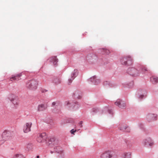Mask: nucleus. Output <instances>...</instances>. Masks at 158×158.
I'll list each match as a JSON object with an SVG mask.
<instances>
[{"instance_id": "f257e3e1", "label": "nucleus", "mask_w": 158, "mask_h": 158, "mask_svg": "<svg viewBox=\"0 0 158 158\" xmlns=\"http://www.w3.org/2000/svg\"><path fill=\"white\" fill-rule=\"evenodd\" d=\"M148 71L147 69L143 65L137 64L135 67H130L128 68L127 73L133 77H137L141 73H145Z\"/></svg>"}, {"instance_id": "f03ea898", "label": "nucleus", "mask_w": 158, "mask_h": 158, "mask_svg": "<svg viewBox=\"0 0 158 158\" xmlns=\"http://www.w3.org/2000/svg\"><path fill=\"white\" fill-rule=\"evenodd\" d=\"M58 143V141L55 140L54 138H51L48 141L49 147L53 149V151L50 150V151L51 154L54 152L60 154L63 152L62 148L59 146Z\"/></svg>"}, {"instance_id": "7ed1b4c3", "label": "nucleus", "mask_w": 158, "mask_h": 158, "mask_svg": "<svg viewBox=\"0 0 158 158\" xmlns=\"http://www.w3.org/2000/svg\"><path fill=\"white\" fill-rule=\"evenodd\" d=\"M120 61L122 65L126 66L131 65L133 64V60L130 56L122 57L120 59Z\"/></svg>"}, {"instance_id": "20e7f679", "label": "nucleus", "mask_w": 158, "mask_h": 158, "mask_svg": "<svg viewBox=\"0 0 158 158\" xmlns=\"http://www.w3.org/2000/svg\"><path fill=\"white\" fill-rule=\"evenodd\" d=\"M38 85V81L35 79H32L27 82L26 87L30 89L35 90L37 89Z\"/></svg>"}, {"instance_id": "39448f33", "label": "nucleus", "mask_w": 158, "mask_h": 158, "mask_svg": "<svg viewBox=\"0 0 158 158\" xmlns=\"http://www.w3.org/2000/svg\"><path fill=\"white\" fill-rule=\"evenodd\" d=\"M116 155L113 151H108L102 153L101 158H116Z\"/></svg>"}, {"instance_id": "423d86ee", "label": "nucleus", "mask_w": 158, "mask_h": 158, "mask_svg": "<svg viewBox=\"0 0 158 158\" xmlns=\"http://www.w3.org/2000/svg\"><path fill=\"white\" fill-rule=\"evenodd\" d=\"M147 92L144 89H140L138 90L137 97L140 99L145 98L147 96Z\"/></svg>"}, {"instance_id": "0eeeda50", "label": "nucleus", "mask_w": 158, "mask_h": 158, "mask_svg": "<svg viewBox=\"0 0 158 158\" xmlns=\"http://www.w3.org/2000/svg\"><path fill=\"white\" fill-rule=\"evenodd\" d=\"M13 131L8 130H5L2 133V136L4 140H7L9 139L13 135Z\"/></svg>"}, {"instance_id": "6e6552de", "label": "nucleus", "mask_w": 158, "mask_h": 158, "mask_svg": "<svg viewBox=\"0 0 158 158\" xmlns=\"http://www.w3.org/2000/svg\"><path fill=\"white\" fill-rule=\"evenodd\" d=\"M143 143L147 147H152L154 144L153 140L149 137H147L143 140Z\"/></svg>"}, {"instance_id": "1a4fd4ad", "label": "nucleus", "mask_w": 158, "mask_h": 158, "mask_svg": "<svg viewBox=\"0 0 158 158\" xmlns=\"http://www.w3.org/2000/svg\"><path fill=\"white\" fill-rule=\"evenodd\" d=\"M124 143L125 144L124 149L127 150L130 149L132 146L133 142L131 139L128 138L123 139Z\"/></svg>"}, {"instance_id": "9d476101", "label": "nucleus", "mask_w": 158, "mask_h": 158, "mask_svg": "<svg viewBox=\"0 0 158 158\" xmlns=\"http://www.w3.org/2000/svg\"><path fill=\"white\" fill-rule=\"evenodd\" d=\"M47 137L46 133L43 132L38 135L36 139L38 142L41 143L46 141Z\"/></svg>"}, {"instance_id": "9b49d317", "label": "nucleus", "mask_w": 158, "mask_h": 158, "mask_svg": "<svg viewBox=\"0 0 158 158\" xmlns=\"http://www.w3.org/2000/svg\"><path fill=\"white\" fill-rule=\"evenodd\" d=\"M66 105L69 106V107H71L75 110L78 109L80 107V105L77 102H71L68 101L65 103Z\"/></svg>"}, {"instance_id": "f8f14e48", "label": "nucleus", "mask_w": 158, "mask_h": 158, "mask_svg": "<svg viewBox=\"0 0 158 158\" xmlns=\"http://www.w3.org/2000/svg\"><path fill=\"white\" fill-rule=\"evenodd\" d=\"M157 115L156 114L149 113L146 116L147 120L149 122L154 121L157 119Z\"/></svg>"}, {"instance_id": "ddd939ff", "label": "nucleus", "mask_w": 158, "mask_h": 158, "mask_svg": "<svg viewBox=\"0 0 158 158\" xmlns=\"http://www.w3.org/2000/svg\"><path fill=\"white\" fill-rule=\"evenodd\" d=\"M115 104L121 108L124 109L126 108V105L125 102L121 99H117L115 102Z\"/></svg>"}, {"instance_id": "4468645a", "label": "nucleus", "mask_w": 158, "mask_h": 158, "mask_svg": "<svg viewBox=\"0 0 158 158\" xmlns=\"http://www.w3.org/2000/svg\"><path fill=\"white\" fill-rule=\"evenodd\" d=\"M78 72L77 69H75L72 73L71 77L68 79L69 84H70L73 80L78 75Z\"/></svg>"}, {"instance_id": "2eb2a0df", "label": "nucleus", "mask_w": 158, "mask_h": 158, "mask_svg": "<svg viewBox=\"0 0 158 158\" xmlns=\"http://www.w3.org/2000/svg\"><path fill=\"white\" fill-rule=\"evenodd\" d=\"M32 123L31 122L27 123L25 124L23 127V132L25 133H27L31 131V127Z\"/></svg>"}, {"instance_id": "dca6fc26", "label": "nucleus", "mask_w": 158, "mask_h": 158, "mask_svg": "<svg viewBox=\"0 0 158 158\" xmlns=\"http://www.w3.org/2000/svg\"><path fill=\"white\" fill-rule=\"evenodd\" d=\"M89 82H91L94 85H97L100 82V80L97 79L96 76H94L88 80Z\"/></svg>"}, {"instance_id": "f3484780", "label": "nucleus", "mask_w": 158, "mask_h": 158, "mask_svg": "<svg viewBox=\"0 0 158 158\" xmlns=\"http://www.w3.org/2000/svg\"><path fill=\"white\" fill-rule=\"evenodd\" d=\"M22 73L17 74L16 75H12L10 78V80L11 81H18L21 79L20 77L22 76Z\"/></svg>"}, {"instance_id": "a211bd4d", "label": "nucleus", "mask_w": 158, "mask_h": 158, "mask_svg": "<svg viewBox=\"0 0 158 158\" xmlns=\"http://www.w3.org/2000/svg\"><path fill=\"white\" fill-rule=\"evenodd\" d=\"M47 60L50 62L52 63L54 65L56 66L57 65V64L58 62V60L56 58V56H53L48 59Z\"/></svg>"}, {"instance_id": "6ab92c4d", "label": "nucleus", "mask_w": 158, "mask_h": 158, "mask_svg": "<svg viewBox=\"0 0 158 158\" xmlns=\"http://www.w3.org/2000/svg\"><path fill=\"white\" fill-rule=\"evenodd\" d=\"M119 129L120 130L123 132H129L130 131V128L126 125H121Z\"/></svg>"}, {"instance_id": "aec40b11", "label": "nucleus", "mask_w": 158, "mask_h": 158, "mask_svg": "<svg viewBox=\"0 0 158 158\" xmlns=\"http://www.w3.org/2000/svg\"><path fill=\"white\" fill-rule=\"evenodd\" d=\"M97 56L93 53H90L85 58V60H93L94 59L95 60L97 59Z\"/></svg>"}, {"instance_id": "412c9836", "label": "nucleus", "mask_w": 158, "mask_h": 158, "mask_svg": "<svg viewBox=\"0 0 158 158\" xmlns=\"http://www.w3.org/2000/svg\"><path fill=\"white\" fill-rule=\"evenodd\" d=\"M47 108L46 105L41 104L38 105L37 107V111H42L44 110Z\"/></svg>"}, {"instance_id": "4be33fe9", "label": "nucleus", "mask_w": 158, "mask_h": 158, "mask_svg": "<svg viewBox=\"0 0 158 158\" xmlns=\"http://www.w3.org/2000/svg\"><path fill=\"white\" fill-rule=\"evenodd\" d=\"M73 97L75 98H81V92L78 90L75 91L73 94Z\"/></svg>"}, {"instance_id": "5701e85b", "label": "nucleus", "mask_w": 158, "mask_h": 158, "mask_svg": "<svg viewBox=\"0 0 158 158\" xmlns=\"http://www.w3.org/2000/svg\"><path fill=\"white\" fill-rule=\"evenodd\" d=\"M52 106L54 108L60 109L61 106V105L59 102L56 101L53 102Z\"/></svg>"}, {"instance_id": "b1692460", "label": "nucleus", "mask_w": 158, "mask_h": 158, "mask_svg": "<svg viewBox=\"0 0 158 158\" xmlns=\"http://www.w3.org/2000/svg\"><path fill=\"white\" fill-rule=\"evenodd\" d=\"M131 153L130 152H124L122 155V158H131Z\"/></svg>"}, {"instance_id": "393cba45", "label": "nucleus", "mask_w": 158, "mask_h": 158, "mask_svg": "<svg viewBox=\"0 0 158 158\" xmlns=\"http://www.w3.org/2000/svg\"><path fill=\"white\" fill-rule=\"evenodd\" d=\"M123 84L124 87L130 88L133 87L134 83L133 81H131L129 82H125Z\"/></svg>"}, {"instance_id": "a878e982", "label": "nucleus", "mask_w": 158, "mask_h": 158, "mask_svg": "<svg viewBox=\"0 0 158 158\" xmlns=\"http://www.w3.org/2000/svg\"><path fill=\"white\" fill-rule=\"evenodd\" d=\"M150 81L153 84L158 83V77L153 76L150 77Z\"/></svg>"}, {"instance_id": "bb28decb", "label": "nucleus", "mask_w": 158, "mask_h": 158, "mask_svg": "<svg viewBox=\"0 0 158 158\" xmlns=\"http://www.w3.org/2000/svg\"><path fill=\"white\" fill-rule=\"evenodd\" d=\"M99 51H101V53L102 54H109L110 52V51L106 48H101L99 49Z\"/></svg>"}, {"instance_id": "cd10ccee", "label": "nucleus", "mask_w": 158, "mask_h": 158, "mask_svg": "<svg viewBox=\"0 0 158 158\" xmlns=\"http://www.w3.org/2000/svg\"><path fill=\"white\" fill-rule=\"evenodd\" d=\"M103 111H105V113L107 112L109 114H113V112L112 110L109 109L108 107L107 106L104 108Z\"/></svg>"}, {"instance_id": "c85d7f7f", "label": "nucleus", "mask_w": 158, "mask_h": 158, "mask_svg": "<svg viewBox=\"0 0 158 158\" xmlns=\"http://www.w3.org/2000/svg\"><path fill=\"white\" fill-rule=\"evenodd\" d=\"M12 158H25L23 155L20 153H17L15 154L13 156Z\"/></svg>"}, {"instance_id": "c756f323", "label": "nucleus", "mask_w": 158, "mask_h": 158, "mask_svg": "<svg viewBox=\"0 0 158 158\" xmlns=\"http://www.w3.org/2000/svg\"><path fill=\"white\" fill-rule=\"evenodd\" d=\"M10 102L13 103L14 105H17L18 102L16 98L15 97L14 98H12L11 99H9Z\"/></svg>"}, {"instance_id": "7c9ffc66", "label": "nucleus", "mask_w": 158, "mask_h": 158, "mask_svg": "<svg viewBox=\"0 0 158 158\" xmlns=\"http://www.w3.org/2000/svg\"><path fill=\"white\" fill-rule=\"evenodd\" d=\"M52 82L55 84H57L60 82V80L59 78L55 77L54 80H52Z\"/></svg>"}, {"instance_id": "2f4dec72", "label": "nucleus", "mask_w": 158, "mask_h": 158, "mask_svg": "<svg viewBox=\"0 0 158 158\" xmlns=\"http://www.w3.org/2000/svg\"><path fill=\"white\" fill-rule=\"evenodd\" d=\"M99 111L98 108H94L93 109L92 111L91 112V114L93 115H94L98 111Z\"/></svg>"}, {"instance_id": "473e14b6", "label": "nucleus", "mask_w": 158, "mask_h": 158, "mask_svg": "<svg viewBox=\"0 0 158 158\" xmlns=\"http://www.w3.org/2000/svg\"><path fill=\"white\" fill-rule=\"evenodd\" d=\"M138 126L140 129L143 130L144 129V126L143 123L141 122L139 123L138 124Z\"/></svg>"}, {"instance_id": "72a5a7b5", "label": "nucleus", "mask_w": 158, "mask_h": 158, "mask_svg": "<svg viewBox=\"0 0 158 158\" xmlns=\"http://www.w3.org/2000/svg\"><path fill=\"white\" fill-rule=\"evenodd\" d=\"M103 85L104 86H110L109 82L107 81L104 82Z\"/></svg>"}, {"instance_id": "f704fd0d", "label": "nucleus", "mask_w": 158, "mask_h": 158, "mask_svg": "<svg viewBox=\"0 0 158 158\" xmlns=\"http://www.w3.org/2000/svg\"><path fill=\"white\" fill-rule=\"evenodd\" d=\"M83 123V122L82 121H80L79 123V126L80 128H81L83 126L82 124Z\"/></svg>"}, {"instance_id": "c9c22d12", "label": "nucleus", "mask_w": 158, "mask_h": 158, "mask_svg": "<svg viewBox=\"0 0 158 158\" xmlns=\"http://www.w3.org/2000/svg\"><path fill=\"white\" fill-rule=\"evenodd\" d=\"M76 130H74L73 129H72L70 131V132L71 134H74V133L76 132Z\"/></svg>"}, {"instance_id": "e433bc0d", "label": "nucleus", "mask_w": 158, "mask_h": 158, "mask_svg": "<svg viewBox=\"0 0 158 158\" xmlns=\"http://www.w3.org/2000/svg\"><path fill=\"white\" fill-rule=\"evenodd\" d=\"M41 90L42 93L47 92L48 91V90H46V89H41Z\"/></svg>"}, {"instance_id": "4c0bfd02", "label": "nucleus", "mask_w": 158, "mask_h": 158, "mask_svg": "<svg viewBox=\"0 0 158 158\" xmlns=\"http://www.w3.org/2000/svg\"><path fill=\"white\" fill-rule=\"evenodd\" d=\"M32 144H28L27 146V148H28L29 146H31V147L32 146Z\"/></svg>"}, {"instance_id": "58836bf2", "label": "nucleus", "mask_w": 158, "mask_h": 158, "mask_svg": "<svg viewBox=\"0 0 158 158\" xmlns=\"http://www.w3.org/2000/svg\"><path fill=\"white\" fill-rule=\"evenodd\" d=\"M40 158V156L38 155L36 156V158Z\"/></svg>"}, {"instance_id": "ea45409f", "label": "nucleus", "mask_w": 158, "mask_h": 158, "mask_svg": "<svg viewBox=\"0 0 158 158\" xmlns=\"http://www.w3.org/2000/svg\"><path fill=\"white\" fill-rule=\"evenodd\" d=\"M103 111V110H102V112H102V113H103V112H104V111Z\"/></svg>"}]
</instances>
